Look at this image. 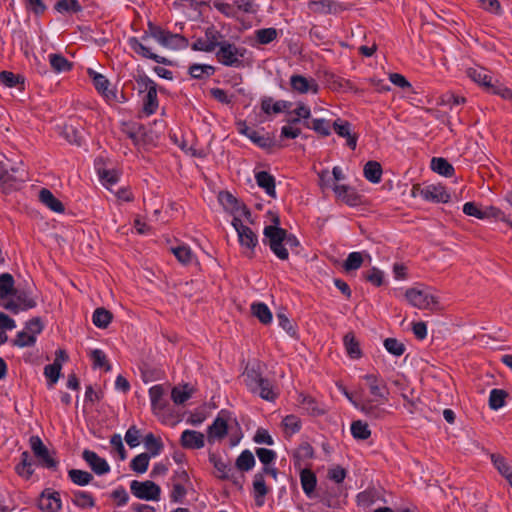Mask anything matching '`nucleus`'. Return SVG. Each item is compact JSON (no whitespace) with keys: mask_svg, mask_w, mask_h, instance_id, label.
I'll list each match as a JSON object with an SVG mask.
<instances>
[{"mask_svg":"<svg viewBox=\"0 0 512 512\" xmlns=\"http://www.w3.org/2000/svg\"><path fill=\"white\" fill-rule=\"evenodd\" d=\"M431 169L439 175L451 177L455 173V169L451 163L442 157H433L431 160Z\"/></svg>","mask_w":512,"mask_h":512,"instance_id":"obj_40","label":"nucleus"},{"mask_svg":"<svg viewBox=\"0 0 512 512\" xmlns=\"http://www.w3.org/2000/svg\"><path fill=\"white\" fill-rule=\"evenodd\" d=\"M382 172V166L377 161L370 160L364 165V177L371 183H379L381 181Z\"/></svg>","mask_w":512,"mask_h":512,"instance_id":"obj_38","label":"nucleus"},{"mask_svg":"<svg viewBox=\"0 0 512 512\" xmlns=\"http://www.w3.org/2000/svg\"><path fill=\"white\" fill-rule=\"evenodd\" d=\"M16 327L14 319L7 314L0 312V345L5 344L8 340L6 330H12Z\"/></svg>","mask_w":512,"mask_h":512,"instance_id":"obj_57","label":"nucleus"},{"mask_svg":"<svg viewBox=\"0 0 512 512\" xmlns=\"http://www.w3.org/2000/svg\"><path fill=\"white\" fill-rule=\"evenodd\" d=\"M237 232L238 241L243 249V255L252 259L255 257V248L258 245V236L249 227L243 224L239 217H234L231 222Z\"/></svg>","mask_w":512,"mask_h":512,"instance_id":"obj_4","label":"nucleus"},{"mask_svg":"<svg viewBox=\"0 0 512 512\" xmlns=\"http://www.w3.org/2000/svg\"><path fill=\"white\" fill-rule=\"evenodd\" d=\"M252 314L258 318L262 324H269L272 321V313L269 307L263 302H256L251 305Z\"/></svg>","mask_w":512,"mask_h":512,"instance_id":"obj_47","label":"nucleus"},{"mask_svg":"<svg viewBox=\"0 0 512 512\" xmlns=\"http://www.w3.org/2000/svg\"><path fill=\"white\" fill-rule=\"evenodd\" d=\"M157 86H152V89H149L148 92H146L145 96L143 97V112L147 115H153L156 113L159 102L157 97Z\"/></svg>","mask_w":512,"mask_h":512,"instance_id":"obj_37","label":"nucleus"},{"mask_svg":"<svg viewBox=\"0 0 512 512\" xmlns=\"http://www.w3.org/2000/svg\"><path fill=\"white\" fill-rule=\"evenodd\" d=\"M150 29L152 32V38L165 48L181 50L186 49L189 46L188 39L181 34L172 33L161 26L150 25Z\"/></svg>","mask_w":512,"mask_h":512,"instance_id":"obj_6","label":"nucleus"},{"mask_svg":"<svg viewBox=\"0 0 512 512\" xmlns=\"http://www.w3.org/2000/svg\"><path fill=\"white\" fill-rule=\"evenodd\" d=\"M68 479L75 485L80 487H85L94 481V476L92 473L81 470V469H69L67 471Z\"/></svg>","mask_w":512,"mask_h":512,"instance_id":"obj_30","label":"nucleus"},{"mask_svg":"<svg viewBox=\"0 0 512 512\" xmlns=\"http://www.w3.org/2000/svg\"><path fill=\"white\" fill-rule=\"evenodd\" d=\"M39 200L53 212L63 213L65 211L64 204L47 188L40 190Z\"/></svg>","mask_w":512,"mask_h":512,"instance_id":"obj_27","label":"nucleus"},{"mask_svg":"<svg viewBox=\"0 0 512 512\" xmlns=\"http://www.w3.org/2000/svg\"><path fill=\"white\" fill-rule=\"evenodd\" d=\"M180 444L185 449H201L205 445V436L199 431L187 429L181 434Z\"/></svg>","mask_w":512,"mask_h":512,"instance_id":"obj_20","label":"nucleus"},{"mask_svg":"<svg viewBox=\"0 0 512 512\" xmlns=\"http://www.w3.org/2000/svg\"><path fill=\"white\" fill-rule=\"evenodd\" d=\"M290 86L293 91L300 94H305L308 92L317 94L319 92V85L314 79L309 80L300 74H293L290 77Z\"/></svg>","mask_w":512,"mask_h":512,"instance_id":"obj_18","label":"nucleus"},{"mask_svg":"<svg viewBox=\"0 0 512 512\" xmlns=\"http://www.w3.org/2000/svg\"><path fill=\"white\" fill-rule=\"evenodd\" d=\"M345 395L357 409L371 420H382L389 415V411L383 407L384 403L375 402L372 399H365L361 403H357L352 400V397L347 392H345Z\"/></svg>","mask_w":512,"mask_h":512,"instance_id":"obj_10","label":"nucleus"},{"mask_svg":"<svg viewBox=\"0 0 512 512\" xmlns=\"http://www.w3.org/2000/svg\"><path fill=\"white\" fill-rule=\"evenodd\" d=\"M508 392L503 389L494 388L489 394V407L492 410H499L505 405Z\"/></svg>","mask_w":512,"mask_h":512,"instance_id":"obj_51","label":"nucleus"},{"mask_svg":"<svg viewBox=\"0 0 512 512\" xmlns=\"http://www.w3.org/2000/svg\"><path fill=\"white\" fill-rule=\"evenodd\" d=\"M247 53L245 47L236 46L234 43L226 40L222 43L215 53L217 61L226 67L243 68V58Z\"/></svg>","mask_w":512,"mask_h":512,"instance_id":"obj_2","label":"nucleus"},{"mask_svg":"<svg viewBox=\"0 0 512 512\" xmlns=\"http://www.w3.org/2000/svg\"><path fill=\"white\" fill-rule=\"evenodd\" d=\"M72 504L81 510L92 509L96 506V500L91 492L85 490H71Z\"/></svg>","mask_w":512,"mask_h":512,"instance_id":"obj_22","label":"nucleus"},{"mask_svg":"<svg viewBox=\"0 0 512 512\" xmlns=\"http://www.w3.org/2000/svg\"><path fill=\"white\" fill-rule=\"evenodd\" d=\"M370 394L374 397L372 400L375 402L386 403L389 400V389L386 382H380L378 385H373L369 388Z\"/></svg>","mask_w":512,"mask_h":512,"instance_id":"obj_54","label":"nucleus"},{"mask_svg":"<svg viewBox=\"0 0 512 512\" xmlns=\"http://www.w3.org/2000/svg\"><path fill=\"white\" fill-rule=\"evenodd\" d=\"M343 344L346 349L347 355L352 359H359L362 357V350L360 343L356 339L353 332H348L343 337Z\"/></svg>","mask_w":512,"mask_h":512,"instance_id":"obj_35","label":"nucleus"},{"mask_svg":"<svg viewBox=\"0 0 512 512\" xmlns=\"http://www.w3.org/2000/svg\"><path fill=\"white\" fill-rule=\"evenodd\" d=\"M269 493V488L261 474H255L253 478V496L255 505L262 507L265 504V497Z\"/></svg>","mask_w":512,"mask_h":512,"instance_id":"obj_26","label":"nucleus"},{"mask_svg":"<svg viewBox=\"0 0 512 512\" xmlns=\"http://www.w3.org/2000/svg\"><path fill=\"white\" fill-rule=\"evenodd\" d=\"M112 319V313L109 310L105 309L104 307L96 308L92 316L93 324L101 329L107 328L111 323Z\"/></svg>","mask_w":512,"mask_h":512,"instance_id":"obj_43","label":"nucleus"},{"mask_svg":"<svg viewBox=\"0 0 512 512\" xmlns=\"http://www.w3.org/2000/svg\"><path fill=\"white\" fill-rule=\"evenodd\" d=\"M256 40L261 45L271 43L277 38L278 32L276 28H262L255 32Z\"/></svg>","mask_w":512,"mask_h":512,"instance_id":"obj_63","label":"nucleus"},{"mask_svg":"<svg viewBox=\"0 0 512 512\" xmlns=\"http://www.w3.org/2000/svg\"><path fill=\"white\" fill-rule=\"evenodd\" d=\"M150 25L158 26L154 22L148 21L147 30L144 31L141 38L130 37L128 39V45H129L130 49L137 55H139L143 58L151 59L158 64L172 65L171 60L151 52V50L143 44V42L147 41L150 37L152 38V32L150 29Z\"/></svg>","mask_w":512,"mask_h":512,"instance_id":"obj_3","label":"nucleus"},{"mask_svg":"<svg viewBox=\"0 0 512 512\" xmlns=\"http://www.w3.org/2000/svg\"><path fill=\"white\" fill-rule=\"evenodd\" d=\"M49 62L52 69L57 73L69 72L73 68V63L59 53L50 54Z\"/></svg>","mask_w":512,"mask_h":512,"instance_id":"obj_41","label":"nucleus"},{"mask_svg":"<svg viewBox=\"0 0 512 512\" xmlns=\"http://www.w3.org/2000/svg\"><path fill=\"white\" fill-rule=\"evenodd\" d=\"M218 199L222 206L226 210L230 209L232 213H238L240 211V205L243 204L242 201L237 199L232 193L228 191L220 192Z\"/></svg>","mask_w":512,"mask_h":512,"instance_id":"obj_44","label":"nucleus"},{"mask_svg":"<svg viewBox=\"0 0 512 512\" xmlns=\"http://www.w3.org/2000/svg\"><path fill=\"white\" fill-rule=\"evenodd\" d=\"M416 191L426 201L433 203H448L450 201V194L446 191L444 186L441 185H427L424 188L413 186L412 195L416 196Z\"/></svg>","mask_w":512,"mask_h":512,"instance_id":"obj_11","label":"nucleus"},{"mask_svg":"<svg viewBox=\"0 0 512 512\" xmlns=\"http://www.w3.org/2000/svg\"><path fill=\"white\" fill-rule=\"evenodd\" d=\"M42 512H59L62 508L60 493L51 488H46L40 494L37 502Z\"/></svg>","mask_w":512,"mask_h":512,"instance_id":"obj_13","label":"nucleus"},{"mask_svg":"<svg viewBox=\"0 0 512 512\" xmlns=\"http://www.w3.org/2000/svg\"><path fill=\"white\" fill-rule=\"evenodd\" d=\"M14 284V278L10 273H2L0 275V299H5L8 296H13L16 290Z\"/></svg>","mask_w":512,"mask_h":512,"instance_id":"obj_48","label":"nucleus"},{"mask_svg":"<svg viewBox=\"0 0 512 512\" xmlns=\"http://www.w3.org/2000/svg\"><path fill=\"white\" fill-rule=\"evenodd\" d=\"M209 462L214 466L216 470L215 477L220 480L232 478V476H229L233 470L230 463L222 461V459L215 453H209Z\"/></svg>","mask_w":512,"mask_h":512,"instance_id":"obj_29","label":"nucleus"},{"mask_svg":"<svg viewBox=\"0 0 512 512\" xmlns=\"http://www.w3.org/2000/svg\"><path fill=\"white\" fill-rule=\"evenodd\" d=\"M405 297L412 306L419 309H432L439 303L437 297L429 293L428 289L409 288Z\"/></svg>","mask_w":512,"mask_h":512,"instance_id":"obj_9","label":"nucleus"},{"mask_svg":"<svg viewBox=\"0 0 512 512\" xmlns=\"http://www.w3.org/2000/svg\"><path fill=\"white\" fill-rule=\"evenodd\" d=\"M249 139L259 148L269 150L275 146H277L276 141L273 137L269 135H260L258 131L254 130ZM279 148L282 145H278Z\"/></svg>","mask_w":512,"mask_h":512,"instance_id":"obj_52","label":"nucleus"},{"mask_svg":"<svg viewBox=\"0 0 512 512\" xmlns=\"http://www.w3.org/2000/svg\"><path fill=\"white\" fill-rule=\"evenodd\" d=\"M228 412L221 410L218 416L214 419L213 423L207 429V440L209 443H214L216 439L221 440L228 434Z\"/></svg>","mask_w":512,"mask_h":512,"instance_id":"obj_14","label":"nucleus"},{"mask_svg":"<svg viewBox=\"0 0 512 512\" xmlns=\"http://www.w3.org/2000/svg\"><path fill=\"white\" fill-rule=\"evenodd\" d=\"M235 466L240 471H250L255 466V457L253 453L248 449L243 450L237 457Z\"/></svg>","mask_w":512,"mask_h":512,"instance_id":"obj_49","label":"nucleus"},{"mask_svg":"<svg viewBox=\"0 0 512 512\" xmlns=\"http://www.w3.org/2000/svg\"><path fill=\"white\" fill-rule=\"evenodd\" d=\"M243 376L250 392L258 394L266 401H275L278 396V393L275 391V385L270 379L262 376L259 363L251 367L247 366Z\"/></svg>","mask_w":512,"mask_h":512,"instance_id":"obj_1","label":"nucleus"},{"mask_svg":"<svg viewBox=\"0 0 512 512\" xmlns=\"http://www.w3.org/2000/svg\"><path fill=\"white\" fill-rule=\"evenodd\" d=\"M299 402L303 408L312 416H320L325 413V410L319 406L318 402L309 395L300 394Z\"/></svg>","mask_w":512,"mask_h":512,"instance_id":"obj_45","label":"nucleus"},{"mask_svg":"<svg viewBox=\"0 0 512 512\" xmlns=\"http://www.w3.org/2000/svg\"><path fill=\"white\" fill-rule=\"evenodd\" d=\"M8 175L15 178V182H5L4 190L11 191L20 189L21 185L27 180V172L20 167L12 166L8 168Z\"/></svg>","mask_w":512,"mask_h":512,"instance_id":"obj_32","label":"nucleus"},{"mask_svg":"<svg viewBox=\"0 0 512 512\" xmlns=\"http://www.w3.org/2000/svg\"><path fill=\"white\" fill-rule=\"evenodd\" d=\"M62 136L71 144L82 145L83 136L81 131L73 125H64Z\"/></svg>","mask_w":512,"mask_h":512,"instance_id":"obj_56","label":"nucleus"},{"mask_svg":"<svg viewBox=\"0 0 512 512\" xmlns=\"http://www.w3.org/2000/svg\"><path fill=\"white\" fill-rule=\"evenodd\" d=\"M165 390L162 385H154L149 389L151 408L155 415L164 411L168 406V401L164 398Z\"/></svg>","mask_w":512,"mask_h":512,"instance_id":"obj_24","label":"nucleus"},{"mask_svg":"<svg viewBox=\"0 0 512 512\" xmlns=\"http://www.w3.org/2000/svg\"><path fill=\"white\" fill-rule=\"evenodd\" d=\"M468 77L479 85L491 89L493 85L491 83L492 77L487 74L484 68H469L467 70Z\"/></svg>","mask_w":512,"mask_h":512,"instance_id":"obj_39","label":"nucleus"},{"mask_svg":"<svg viewBox=\"0 0 512 512\" xmlns=\"http://www.w3.org/2000/svg\"><path fill=\"white\" fill-rule=\"evenodd\" d=\"M130 491L136 498L146 501H159L161 496L160 486L151 480L131 481Z\"/></svg>","mask_w":512,"mask_h":512,"instance_id":"obj_8","label":"nucleus"},{"mask_svg":"<svg viewBox=\"0 0 512 512\" xmlns=\"http://www.w3.org/2000/svg\"><path fill=\"white\" fill-rule=\"evenodd\" d=\"M94 167L100 181L106 188L118 183L120 172L116 169L106 168V161L103 157H97L94 160Z\"/></svg>","mask_w":512,"mask_h":512,"instance_id":"obj_16","label":"nucleus"},{"mask_svg":"<svg viewBox=\"0 0 512 512\" xmlns=\"http://www.w3.org/2000/svg\"><path fill=\"white\" fill-rule=\"evenodd\" d=\"M300 482L303 492L311 497L317 485V477L311 469H302L300 472Z\"/></svg>","mask_w":512,"mask_h":512,"instance_id":"obj_34","label":"nucleus"},{"mask_svg":"<svg viewBox=\"0 0 512 512\" xmlns=\"http://www.w3.org/2000/svg\"><path fill=\"white\" fill-rule=\"evenodd\" d=\"M364 259L361 252H351L343 262V269L347 272L359 269Z\"/></svg>","mask_w":512,"mask_h":512,"instance_id":"obj_61","label":"nucleus"},{"mask_svg":"<svg viewBox=\"0 0 512 512\" xmlns=\"http://www.w3.org/2000/svg\"><path fill=\"white\" fill-rule=\"evenodd\" d=\"M13 296L16 297L17 301L22 306L23 311L32 309L37 305L36 300L32 297V290L29 286H26L25 288H16Z\"/></svg>","mask_w":512,"mask_h":512,"instance_id":"obj_31","label":"nucleus"},{"mask_svg":"<svg viewBox=\"0 0 512 512\" xmlns=\"http://www.w3.org/2000/svg\"><path fill=\"white\" fill-rule=\"evenodd\" d=\"M87 75L91 79L92 84L96 91L101 94L105 99L107 100H116L117 99V93L114 89H109L110 81L108 78L95 71L92 68L87 69Z\"/></svg>","mask_w":512,"mask_h":512,"instance_id":"obj_12","label":"nucleus"},{"mask_svg":"<svg viewBox=\"0 0 512 512\" xmlns=\"http://www.w3.org/2000/svg\"><path fill=\"white\" fill-rule=\"evenodd\" d=\"M307 5L313 13L324 15H336L347 10V6L344 3L333 0H310Z\"/></svg>","mask_w":512,"mask_h":512,"instance_id":"obj_15","label":"nucleus"},{"mask_svg":"<svg viewBox=\"0 0 512 512\" xmlns=\"http://www.w3.org/2000/svg\"><path fill=\"white\" fill-rule=\"evenodd\" d=\"M89 357L92 361L93 369H103L105 372H109L112 369L107 356L101 349H94L90 351Z\"/></svg>","mask_w":512,"mask_h":512,"instance_id":"obj_42","label":"nucleus"},{"mask_svg":"<svg viewBox=\"0 0 512 512\" xmlns=\"http://www.w3.org/2000/svg\"><path fill=\"white\" fill-rule=\"evenodd\" d=\"M81 457L94 474L102 476L110 472L111 468L107 460L100 457L96 452L85 449Z\"/></svg>","mask_w":512,"mask_h":512,"instance_id":"obj_17","label":"nucleus"},{"mask_svg":"<svg viewBox=\"0 0 512 512\" xmlns=\"http://www.w3.org/2000/svg\"><path fill=\"white\" fill-rule=\"evenodd\" d=\"M491 462L497 471L507 480L509 475H512L511 467L509 466L505 457L501 454H491L490 455Z\"/></svg>","mask_w":512,"mask_h":512,"instance_id":"obj_55","label":"nucleus"},{"mask_svg":"<svg viewBox=\"0 0 512 512\" xmlns=\"http://www.w3.org/2000/svg\"><path fill=\"white\" fill-rule=\"evenodd\" d=\"M333 191L338 199L349 206H357L361 203L360 195L348 185L334 184Z\"/></svg>","mask_w":512,"mask_h":512,"instance_id":"obj_21","label":"nucleus"},{"mask_svg":"<svg viewBox=\"0 0 512 512\" xmlns=\"http://www.w3.org/2000/svg\"><path fill=\"white\" fill-rule=\"evenodd\" d=\"M263 235L264 245H267L278 259L282 261L289 259V252L285 244L286 229H264Z\"/></svg>","mask_w":512,"mask_h":512,"instance_id":"obj_5","label":"nucleus"},{"mask_svg":"<svg viewBox=\"0 0 512 512\" xmlns=\"http://www.w3.org/2000/svg\"><path fill=\"white\" fill-rule=\"evenodd\" d=\"M0 83L8 88H13L24 84V78L19 74L4 70L0 72Z\"/></svg>","mask_w":512,"mask_h":512,"instance_id":"obj_60","label":"nucleus"},{"mask_svg":"<svg viewBox=\"0 0 512 512\" xmlns=\"http://www.w3.org/2000/svg\"><path fill=\"white\" fill-rule=\"evenodd\" d=\"M62 364L52 363L44 367V375L48 380V385L52 387L57 383L61 374Z\"/></svg>","mask_w":512,"mask_h":512,"instance_id":"obj_64","label":"nucleus"},{"mask_svg":"<svg viewBox=\"0 0 512 512\" xmlns=\"http://www.w3.org/2000/svg\"><path fill=\"white\" fill-rule=\"evenodd\" d=\"M351 434L357 440H367L371 436V430L367 423L356 420L351 423Z\"/></svg>","mask_w":512,"mask_h":512,"instance_id":"obj_53","label":"nucleus"},{"mask_svg":"<svg viewBox=\"0 0 512 512\" xmlns=\"http://www.w3.org/2000/svg\"><path fill=\"white\" fill-rule=\"evenodd\" d=\"M303 125L322 137H327L331 134L330 122L324 118H313L309 121H304Z\"/></svg>","mask_w":512,"mask_h":512,"instance_id":"obj_36","label":"nucleus"},{"mask_svg":"<svg viewBox=\"0 0 512 512\" xmlns=\"http://www.w3.org/2000/svg\"><path fill=\"white\" fill-rule=\"evenodd\" d=\"M216 68L209 64L193 63L188 68V74L196 80H204L214 75Z\"/></svg>","mask_w":512,"mask_h":512,"instance_id":"obj_33","label":"nucleus"},{"mask_svg":"<svg viewBox=\"0 0 512 512\" xmlns=\"http://www.w3.org/2000/svg\"><path fill=\"white\" fill-rule=\"evenodd\" d=\"M33 465L34 462L31 459L29 452L23 451L20 456V462L15 466V472L18 476L25 480H29L34 473Z\"/></svg>","mask_w":512,"mask_h":512,"instance_id":"obj_28","label":"nucleus"},{"mask_svg":"<svg viewBox=\"0 0 512 512\" xmlns=\"http://www.w3.org/2000/svg\"><path fill=\"white\" fill-rule=\"evenodd\" d=\"M332 127L339 137L346 138L347 146L350 149L355 150L358 135L356 133H351V123L346 120L336 119L333 122Z\"/></svg>","mask_w":512,"mask_h":512,"instance_id":"obj_19","label":"nucleus"},{"mask_svg":"<svg viewBox=\"0 0 512 512\" xmlns=\"http://www.w3.org/2000/svg\"><path fill=\"white\" fill-rule=\"evenodd\" d=\"M144 445L149 451L148 454L150 455V457L158 456L164 448L162 440L160 438L155 437L153 433H148L144 437Z\"/></svg>","mask_w":512,"mask_h":512,"instance_id":"obj_50","label":"nucleus"},{"mask_svg":"<svg viewBox=\"0 0 512 512\" xmlns=\"http://www.w3.org/2000/svg\"><path fill=\"white\" fill-rule=\"evenodd\" d=\"M292 107V102L286 100H278L273 102V98L265 96L261 99V110L266 115L279 114L287 112Z\"/></svg>","mask_w":512,"mask_h":512,"instance_id":"obj_23","label":"nucleus"},{"mask_svg":"<svg viewBox=\"0 0 512 512\" xmlns=\"http://www.w3.org/2000/svg\"><path fill=\"white\" fill-rule=\"evenodd\" d=\"M204 35L207 44L212 45V52L215 51L216 48H219V46L226 41L225 35L217 30L214 25L207 27L205 29Z\"/></svg>","mask_w":512,"mask_h":512,"instance_id":"obj_46","label":"nucleus"},{"mask_svg":"<svg viewBox=\"0 0 512 512\" xmlns=\"http://www.w3.org/2000/svg\"><path fill=\"white\" fill-rule=\"evenodd\" d=\"M255 180L257 185L264 189L268 196L276 198V184L273 175L267 171H259L255 173Z\"/></svg>","mask_w":512,"mask_h":512,"instance_id":"obj_25","label":"nucleus"},{"mask_svg":"<svg viewBox=\"0 0 512 512\" xmlns=\"http://www.w3.org/2000/svg\"><path fill=\"white\" fill-rule=\"evenodd\" d=\"M490 218L502 221L509 228L512 229V221H510L506 217L505 213L501 209H499L497 207H494V206H486V207H484V219H490Z\"/></svg>","mask_w":512,"mask_h":512,"instance_id":"obj_62","label":"nucleus"},{"mask_svg":"<svg viewBox=\"0 0 512 512\" xmlns=\"http://www.w3.org/2000/svg\"><path fill=\"white\" fill-rule=\"evenodd\" d=\"M149 461L150 455L148 453H141L131 460L130 468L136 473H145L148 469Z\"/></svg>","mask_w":512,"mask_h":512,"instance_id":"obj_58","label":"nucleus"},{"mask_svg":"<svg viewBox=\"0 0 512 512\" xmlns=\"http://www.w3.org/2000/svg\"><path fill=\"white\" fill-rule=\"evenodd\" d=\"M54 9L59 13H78L82 10V6L78 0H58L54 5Z\"/></svg>","mask_w":512,"mask_h":512,"instance_id":"obj_59","label":"nucleus"},{"mask_svg":"<svg viewBox=\"0 0 512 512\" xmlns=\"http://www.w3.org/2000/svg\"><path fill=\"white\" fill-rule=\"evenodd\" d=\"M29 444L35 458L38 461V464L41 467L53 471L58 469L59 461L50 453L39 436H31L29 439Z\"/></svg>","mask_w":512,"mask_h":512,"instance_id":"obj_7","label":"nucleus"}]
</instances>
